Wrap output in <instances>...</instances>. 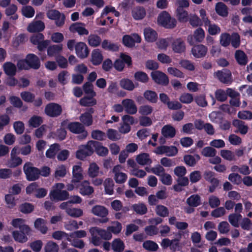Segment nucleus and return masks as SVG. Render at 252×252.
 <instances>
[{"instance_id":"1","label":"nucleus","mask_w":252,"mask_h":252,"mask_svg":"<svg viewBox=\"0 0 252 252\" xmlns=\"http://www.w3.org/2000/svg\"><path fill=\"white\" fill-rule=\"evenodd\" d=\"M89 232L91 235V242L95 246H99L101 244V239L109 240L112 237L111 233L96 226L91 227Z\"/></svg>"},{"instance_id":"2","label":"nucleus","mask_w":252,"mask_h":252,"mask_svg":"<svg viewBox=\"0 0 252 252\" xmlns=\"http://www.w3.org/2000/svg\"><path fill=\"white\" fill-rule=\"evenodd\" d=\"M64 188V185L62 183L55 184L52 187V189L50 192V196L51 199L57 201H63L68 198L69 193L64 190H62Z\"/></svg>"},{"instance_id":"3","label":"nucleus","mask_w":252,"mask_h":252,"mask_svg":"<svg viewBox=\"0 0 252 252\" xmlns=\"http://www.w3.org/2000/svg\"><path fill=\"white\" fill-rule=\"evenodd\" d=\"M157 22L158 25L166 28L172 29L176 25V19L171 18L169 14L165 11H163L159 14Z\"/></svg>"},{"instance_id":"4","label":"nucleus","mask_w":252,"mask_h":252,"mask_svg":"<svg viewBox=\"0 0 252 252\" xmlns=\"http://www.w3.org/2000/svg\"><path fill=\"white\" fill-rule=\"evenodd\" d=\"M23 170L26 176L27 179L28 181H35L39 177V170L33 167L30 162H27L25 164L23 167Z\"/></svg>"},{"instance_id":"5","label":"nucleus","mask_w":252,"mask_h":252,"mask_svg":"<svg viewBox=\"0 0 252 252\" xmlns=\"http://www.w3.org/2000/svg\"><path fill=\"white\" fill-rule=\"evenodd\" d=\"M92 141H89L86 145L80 146L76 153L77 158L83 160L87 156H90L94 153L93 147L91 144Z\"/></svg>"},{"instance_id":"6","label":"nucleus","mask_w":252,"mask_h":252,"mask_svg":"<svg viewBox=\"0 0 252 252\" xmlns=\"http://www.w3.org/2000/svg\"><path fill=\"white\" fill-rule=\"evenodd\" d=\"M19 154V148L18 146H14L11 151V157L8 161L7 165L9 167H15L22 163V159L17 156Z\"/></svg>"},{"instance_id":"7","label":"nucleus","mask_w":252,"mask_h":252,"mask_svg":"<svg viewBox=\"0 0 252 252\" xmlns=\"http://www.w3.org/2000/svg\"><path fill=\"white\" fill-rule=\"evenodd\" d=\"M151 76L155 83L159 85L166 86L169 82L168 76L159 70L152 72Z\"/></svg>"},{"instance_id":"8","label":"nucleus","mask_w":252,"mask_h":252,"mask_svg":"<svg viewBox=\"0 0 252 252\" xmlns=\"http://www.w3.org/2000/svg\"><path fill=\"white\" fill-rule=\"evenodd\" d=\"M62 111V107L58 104L51 103L46 105L45 113L51 117H55L60 115Z\"/></svg>"},{"instance_id":"9","label":"nucleus","mask_w":252,"mask_h":252,"mask_svg":"<svg viewBox=\"0 0 252 252\" xmlns=\"http://www.w3.org/2000/svg\"><path fill=\"white\" fill-rule=\"evenodd\" d=\"M69 130L74 133H81V135L79 136L80 139L85 138L87 135V132L85 130L84 126L78 122L71 123L67 126Z\"/></svg>"},{"instance_id":"10","label":"nucleus","mask_w":252,"mask_h":252,"mask_svg":"<svg viewBox=\"0 0 252 252\" xmlns=\"http://www.w3.org/2000/svg\"><path fill=\"white\" fill-rule=\"evenodd\" d=\"M47 16L50 19L55 20L57 26H62L64 23V15L57 10H49L47 13Z\"/></svg>"},{"instance_id":"11","label":"nucleus","mask_w":252,"mask_h":252,"mask_svg":"<svg viewBox=\"0 0 252 252\" xmlns=\"http://www.w3.org/2000/svg\"><path fill=\"white\" fill-rule=\"evenodd\" d=\"M122 167L120 165L115 166L112 170V172L114 174V179L115 182L118 184H122L125 183L127 179V175L126 173L121 171Z\"/></svg>"},{"instance_id":"12","label":"nucleus","mask_w":252,"mask_h":252,"mask_svg":"<svg viewBox=\"0 0 252 252\" xmlns=\"http://www.w3.org/2000/svg\"><path fill=\"white\" fill-rule=\"evenodd\" d=\"M141 40V37L137 33H133L131 35H125L123 37V44L128 47L134 46L135 43H140Z\"/></svg>"},{"instance_id":"13","label":"nucleus","mask_w":252,"mask_h":252,"mask_svg":"<svg viewBox=\"0 0 252 252\" xmlns=\"http://www.w3.org/2000/svg\"><path fill=\"white\" fill-rule=\"evenodd\" d=\"M131 58L125 54H122L120 58L117 59L114 63L115 69L119 71L123 70L125 66V63L128 65L131 64Z\"/></svg>"},{"instance_id":"14","label":"nucleus","mask_w":252,"mask_h":252,"mask_svg":"<svg viewBox=\"0 0 252 252\" xmlns=\"http://www.w3.org/2000/svg\"><path fill=\"white\" fill-rule=\"evenodd\" d=\"M122 104L124 105V111L126 113L133 115L136 113L137 108L134 101L129 98H126L122 100Z\"/></svg>"},{"instance_id":"15","label":"nucleus","mask_w":252,"mask_h":252,"mask_svg":"<svg viewBox=\"0 0 252 252\" xmlns=\"http://www.w3.org/2000/svg\"><path fill=\"white\" fill-rule=\"evenodd\" d=\"M171 48L175 53L181 54L186 50V45L184 41L181 38H177L171 41Z\"/></svg>"},{"instance_id":"16","label":"nucleus","mask_w":252,"mask_h":252,"mask_svg":"<svg viewBox=\"0 0 252 252\" xmlns=\"http://www.w3.org/2000/svg\"><path fill=\"white\" fill-rule=\"evenodd\" d=\"M76 54L79 58H85L89 53L88 47L85 43L80 42L75 45Z\"/></svg>"},{"instance_id":"17","label":"nucleus","mask_w":252,"mask_h":252,"mask_svg":"<svg viewBox=\"0 0 252 252\" xmlns=\"http://www.w3.org/2000/svg\"><path fill=\"white\" fill-rule=\"evenodd\" d=\"M79 193L83 195H90L94 191L93 188L90 185V183L88 181L82 182L78 186Z\"/></svg>"},{"instance_id":"18","label":"nucleus","mask_w":252,"mask_h":252,"mask_svg":"<svg viewBox=\"0 0 252 252\" xmlns=\"http://www.w3.org/2000/svg\"><path fill=\"white\" fill-rule=\"evenodd\" d=\"M207 51V48L202 44L194 46L191 49L192 54L196 58L204 57L206 55Z\"/></svg>"},{"instance_id":"19","label":"nucleus","mask_w":252,"mask_h":252,"mask_svg":"<svg viewBox=\"0 0 252 252\" xmlns=\"http://www.w3.org/2000/svg\"><path fill=\"white\" fill-rule=\"evenodd\" d=\"M25 220L22 219H13L11 221L12 225L15 228H19L21 230L24 231L27 234L31 232V229L29 226L25 224Z\"/></svg>"},{"instance_id":"20","label":"nucleus","mask_w":252,"mask_h":252,"mask_svg":"<svg viewBox=\"0 0 252 252\" xmlns=\"http://www.w3.org/2000/svg\"><path fill=\"white\" fill-rule=\"evenodd\" d=\"M72 176L73 183H79L83 179V169L81 163L73 166Z\"/></svg>"},{"instance_id":"21","label":"nucleus","mask_w":252,"mask_h":252,"mask_svg":"<svg viewBox=\"0 0 252 252\" xmlns=\"http://www.w3.org/2000/svg\"><path fill=\"white\" fill-rule=\"evenodd\" d=\"M45 29L44 23L41 21H36L31 23L27 27V30L30 32L42 31Z\"/></svg>"},{"instance_id":"22","label":"nucleus","mask_w":252,"mask_h":252,"mask_svg":"<svg viewBox=\"0 0 252 252\" xmlns=\"http://www.w3.org/2000/svg\"><path fill=\"white\" fill-rule=\"evenodd\" d=\"M70 31L72 32H77L79 35L89 34L88 31L85 28V25L81 23H76L69 27Z\"/></svg>"},{"instance_id":"23","label":"nucleus","mask_w":252,"mask_h":252,"mask_svg":"<svg viewBox=\"0 0 252 252\" xmlns=\"http://www.w3.org/2000/svg\"><path fill=\"white\" fill-rule=\"evenodd\" d=\"M91 144L93 147V151H94V150H95L97 154L99 156L103 157L105 156L108 154V149L106 147H104L100 143L97 141H92V142H91Z\"/></svg>"},{"instance_id":"24","label":"nucleus","mask_w":252,"mask_h":252,"mask_svg":"<svg viewBox=\"0 0 252 252\" xmlns=\"http://www.w3.org/2000/svg\"><path fill=\"white\" fill-rule=\"evenodd\" d=\"M144 35L145 40L148 42H153L158 38L157 32L151 28H146L144 30Z\"/></svg>"},{"instance_id":"25","label":"nucleus","mask_w":252,"mask_h":252,"mask_svg":"<svg viewBox=\"0 0 252 252\" xmlns=\"http://www.w3.org/2000/svg\"><path fill=\"white\" fill-rule=\"evenodd\" d=\"M10 24L7 21L3 23L1 29L0 30V39L8 40L10 37L12 32L9 29Z\"/></svg>"},{"instance_id":"26","label":"nucleus","mask_w":252,"mask_h":252,"mask_svg":"<svg viewBox=\"0 0 252 252\" xmlns=\"http://www.w3.org/2000/svg\"><path fill=\"white\" fill-rule=\"evenodd\" d=\"M68 172V169L63 164L58 165L55 171L54 177L57 180L64 177Z\"/></svg>"},{"instance_id":"27","label":"nucleus","mask_w":252,"mask_h":252,"mask_svg":"<svg viewBox=\"0 0 252 252\" xmlns=\"http://www.w3.org/2000/svg\"><path fill=\"white\" fill-rule=\"evenodd\" d=\"M92 213L95 216L104 218L108 214V210L103 206L95 205L93 207Z\"/></svg>"},{"instance_id":"28","label":"nucleus","mask_w":252,"mask_h":252,"mask_svg":"<svg viewBox=\"0 0 252 252\" xmlns=\"http://www.w3.org/2000/svg\"><path fill=\"white\" fill-rule=\"evenodd\" d=\"M4 73L9 76H13L16 73V65L11 62H6L2 66Z\"/></svg>"},{"instance_id":"29","label":"nucleus","mask_w":252,"mask_h":252,"mask_svg":"<svg viewBox=\"0 0 252 252\" xmlns=\"http://www.w3.org/2000/svg\"><path fill=\"white\" fill-rule=\"evenodd\" d=\"M103 60V56L101 51L96 49L94 50L91 54V62L94 65L100 64Z\"/></svg>"},{"instance_id":"30","label":"nucleus","mask_w":252,"mask_h":252,"mask_svg":"<svg viewBox=\"0 0 252 252\" xmlns=\"http://www.w3.org/2000/svg\"><path fill=\"white\" fill-rule=\"evenodd\" d=\"M94 113V109L91 108L89 112L85 113L82 114L80 118V121L84 125L87 126H90L93 123V118L92 114Z\"/></svg>"},{"instance_id":"31","label":"nucleus","mask_w":252,"mask_h":252,"mask_svg":"<svg viewBox=\"0 0 252 252\" xmlns=\"http://www.w3.org/2000/svg\"><path fill=\"white\" fill-rule=\"evenodd\" d=\"M27 59L30 67L37 69L40 66L38 58L34 54H30L27 56Z\"/></svg>"},{"instance_id":"32","label":"nucleus","mask_w":252,"mask_h":252,"mask_svg":"<svg viewBox=\"0 0 252 252\" xmlns=\"http://www.w3.org/2000/svg\"><path fill=\"white\" fill-rule=\"evenodd\" d=\"M162 134L166 138H172L176 134L175 128L170 125L164 126L161 129Z\"/></svg>"},{"instance_id":"33","label":"nucleus","mask_w":252,"mask_h":252,"mask_svg":"<svg viewBox=\"0 0 252 252\" xmlns=\"http://www.w3.org/2000/svg\"><path fill=\"white\" fill-rule=\"evenodd\" d=\"M136 160L139 164L141 165L150 164L152 163V160L147 153H142L137 155Z\"/></svg>"},{"instance_id":"34","label":"nucleus","mask_w":252,"mask_h":252,"mask_svg":"<svg viewBox=\"0 0 252 252\" xmlns=\"http://www.w3.org/2000/svg\"><path fill=\"white\" fill-rule=\"evenodd\" d=\"M200 159V157L197 154H195L193 156L186 155L184 157V162L189 166H194Z\"/></svg>"},{"instance_id":"35","label":"nucleus","mask_w":252,"mask_h":252,"mask_svg":"<svg viewBox=\"0 0 252 252\" xmlns=\"http://www.w3.org/2000/svg\"><path fill=\"white\" fill-rule=\"evenodd\" d=\"M125 248L124 242L120 238L115 239L112 242V249L115 252H122Z\"/></svg>"},{"instance_id":"36","label":"nucleus","mask_w":252,"mask_h":252,"mask_svg":"<svg viewBox=\"0 0 252 252\" xmlns=\"http://www.w3.org/2000/svg\"><path fill=\"white\" fill-rule=\"evenodd\" d=\"M46 221L42 219L38 218L34 222V227L41 233L45 234L47 232L48 228L46 226Z\"/></svg>"},{"instance_id":"37","label":"nucleus","mask_w":252,"mask_h":252,"mask_svg":"<svg viewBox=\"0 0 252 252\" xmlns=\"http://www.w3.org/2000/svg\"><path fill=\"white\" fill-rule=\"evenodd\" d=\"M145 15L146 11L143 7H137L133 8L132 11V16L135 20H141L144 18Z\"/></svg>"},{"instance_id":"38","label":"nucleus","mask_w":252,"mask_h":252,"mask_svg":"<svg viewBox=\"0 0 252 252\" xmlns=\"http://www.w3.org/2000/svg\"><path fill=\"white\" fill-rule=\"evenodd\" d=\"M63 49L62 44H56L50 46L47 49V55L49 57H53L61 53Z\"/></svg>"},{"instance_id":"39","label":"nucleus","mask_w":252,"mask_h":252,"mask_svg":"<svg viewBox=\"0 0 252 252\" xmlns=\"http://www.w3.org/2000/svg\"><path fill=\"white\" fill-rule=\"evenodd\" d=\"M28 235L25 231L21 230V231H14L12 233L13 237L16 241L20 243H25L28 240L26 236Z\"/></svg>"},{"instance_id":"40","label":"nucleus","mask_w":252,"mask_h":252,"mask_svg":"<svg viewBox=\"0 0 252 252\" xmlns=\"http://www.w3.org/2000/svg\"><path fill=\"white\" fill-rule=\"evenodd\" d=\"M43 122V118L39 116L33 115L28 121V125L30 127H37Z\"/></svg>"},{"instance_id":"41","label":"nucleus","mask_w":252,"mask_h":252,"mask_svg":"<svg viewBox=\"0 0 252 252\" xmlns=\"http://www.w3.org/2000/svg\"><path fill=\"white\" fill-rule=\"evenodd\" d=\"M21 13L23 16L27 18H31L35 14L34 9L30 5H25L22 7Z\"/></svg>"},{"instance_id":"42","label":"nucleus","mask_w":252,"mask_h":252,"mask_svg":"<svg viewBox=\"0 0 252 252\" xmlns=\"http://www.w3.org/2000/svg\"><path fill=\"white\" fill-rule=\"evenodd\" d=\"M235 57L238 63L241 65H245L248 62L247 56L242 51H236Z\"/></svg>"},{"instance_id":"43","label":"nucleus","mask_w":252,"mask_h":252,"mask_svg":"<svg viewBox=\"0 0 252 252\" xmlns=\"http://www.w3.org/2000/svg\"><path fill=\"white\" fill-rule=\"evenodd\" d=\"M242 218V216L237 213H232L228 216V221L230 223L235 227H238L239 226V221Z\"/></svg>"},{"instance_id":"44","label":"nucleus","mask_w":252,"mask_h":252,"mask_svg":"<svg viewBox=\"0 0 252 252\" xmlns=\"http://www.w3.org/2000/svg\"><path fill=\"white\" fill-rule=\"evenodd\" d=\"M233 125L238 128L241 134H245L248 132V127L244 122L239 120H235L233 122Z\"/></svg>"},{"instance_id":"45","label":"nucleus","mask_w":252,"mask_h":252,"mask_svg":"<svg viewBox=\"0 0 252 252\" xmlns=\"http://www.w3.org/2000/svg\"><path fill=\"white\" fill-rule=\"evenodd\" d=\"M220 156L225 160L233 161L236 160L235 154L229 150H221L220 151Z\"/></svg>"},{"instance_id":"46","label":"nucleus","mask_w":252,"mask_h":252,"mask_svg":"<svg viewBox=\"0 0 252 252\" xmlns=\"http://www.w3.org/2000/svg\"><path fill=\"white\" fill-rule=\"evenodd\" d=\"M216 75L221 82L229 83L231 82V73L229 71H218L216 73Z\"/></svg>"},{"instance_id":"47","label":"nucleus","mask_w":252,"mask_h":252,"mask_svg":"<svg viewBox=\"0 0 252 252\" xmlns=\"http://www.w3.org/2000/svg\"><path fill=\"white\" fill-rule=\"evenodd\" d=\"M144 98L151 103H156L158 101V95L155 92L147 90L144 93Z\"/></svg>"},{"instance_id":"48","label":"nucleus","mask_w":252,"mask_h":252,"mask_svg":"<svg viewBox=\"0 0 252 252\" xmlns=\"http://www.w3.org/2000/svg\"><path fill=\"white\" fill-rule=\"evenodd\" d=\"M112 225L107 227V230L110 233L114 234H118L121 232L122 229V225L121 223L118 221H113L112 222Z\"/></svg>"},{"instance_id":"49","label":"nucleus","mask_w":252,"mask_h":252,"mask_svg":"<svg viewBox=\"0 0 252 252\" xmlns=\"http://www.w3.org/2000/svg\"><path fill=\"white\" fill-rule=\"evenodd\" d=\"M67 240L70 242L71 245L75 248L83 249L85 247V243L82 240L76 238H72L68 236Z\"/></svg>"},{"instance_id":"50","label":"nucleus","mask_w":252,"mask_h":252,"mask_svg":"<svg viewBox=\"0 0 252 252\" xmlns=\"http://www.w3.org/2000/svg\"><path fill=\"white\" fill-rule=\"evenodd\" d=\"M172 40V38L171 37L161 38L157 42L156 44L158 48L161 50H166Z\"/></svg>"},{"instance_id":"51","label":"nucleus","mask_w":252,"mask_h":252,"mask_svg":"<svg viewBox=\"0 0 252 252\" xmlns=\"http://www.w3.org/2000/svg\"><path fill=\"white\" fill-rule=\"evenodd\" d=\"M60 146L58 144H54L50 146L46 152V156L48 158H53L60 150Z\"/></svg>"},{"instance_id":"52","label":"nucleus","mask_w":252,"mask_h":252,"mask_svg":"<svg viewBox=\"0 0 252 252\" xmlns=\"http://www.w3.org/2000/svg\"><path fill=\"white\" fill-rule=\"evenodd\" d=\"M155 212L158 216L161 217H167L169 214L168 209L162 205H158L156 207Z\"/></svg>"},{"instance_id":"53","label":"nucleus","mask_w":252,"mask_h":252,"mask_svg":"<svg viewBox=\"0 0 252 252\" xmlns=\"http://www.w3.org/2000/svg\"><path fill=\"white\" fill-rule=\"evenodd\" d=\"M176 17L181 22H186L188 20L187 11L182 8L176 9Z\"/></svg>"},{"instance_id":"54","label":"nucleus","mask_w":252,"mask_h":252,"mask_svg":"<svg viewBox=\"0 0 252 252\" xmlns=\"http://www.w3.org/2000/svg\"><path fill=\"white\" fill-rule=\"evenodd\" d=\"M132 208L136 213L140 215L145 214L147 212L146 206L142 203L133 204L132 206Z\"/></svg>"},{"instance_id":"55","label":"nucleus","mask_w":252,"mask_h":252,"mask_svg":"<svg viewBox=\"0 0 252 252\" xmlns=\"http://www.w3.org/2000/svg\"><path fill=\"white\" fill-rule=\"evenodd\" d=\"M216 11L219 15L223 17H225L228 14L227 7L222 2H219L216 4Z\"/></svg>"},{"instance_id":"56","label":"nucleus","mask_w":252,"mask_h":252,"mask_svg":"<svg viewBox=\"0 0 252 252\" xmlns=\"http://www.w3.org/2000/svg\"><path fill=\"white\" fill-rule=\"evenodd\" d=\"M88 173L90 177L94 178L96 177L99 174V167L95 163H92L90 164Z\"/></svg>"},{"instance_id":"57","label":"nucleus","mask_w":252,"mask_h":252,"mask_svg":"<svg viewBox=\"0 0 252 252\" xmlns=\"http://www.w3.org/2000/svg\"><path fill=\"white\" fill-rule=\"evenodd\" d=\"M187 203L191 207H196L200 204V198L199 195L194 194L187 200Z\"/></svg>"},{"instance_id":"58","label":"nucleus","mask_w":252,"mask_h":252,"mask_svg":"<svg viewBox=\"0 0 252 252\" xmlns=\"http://www.w3.org/2000/svg\"><path fill=\"white\" fill-rule=\"evenodd\" d=\"M120 84L122 88L128 91H132L135 88L133 82L128 79H122L120 81Z\"/></svg>"},{"instance_id":"59","label":"nucleus","mask_w":252,"mask_h":252,"mask_svg":"<svg viewBox=\"0 0 252 252\" xmlns=\"http://www.w3.org/2000/svg\"><path fill=\"white\" fill-rule=\"evenodd\" d=\"M114 183L111 179H106L104 183L105 191L106 193L109 195H112L113 193Z\"/></svg>"},{"instance_id":"60","label":"nucleus","mask_w":252,"mask_h":252,"mask_svg":"<svg viewBox=\"0 0 252 252\" xmlns=\"http://www.w3.org/2000/svg\"><path fill=\"white\" fill-rule=\"evenodd\" d=\"M167 71L168 74L177 78H183L185 76L184 73L176 67H169Z\"/></svg>"},{"instance_id":"61","label":"nucleus","mask_w":252,"mask_h":252,"mask_svg":"<svg viewBox=\"0 0 252 252\" xmlns=\"http://www.w3.org/2000/svg\"><path fill=\"white\" fill-rule=\"evenodd\" d=\"M204 25L208 27V32L211 35H216L220 32V28L216 24H211L210 21Z\"/></svg>"},{"instance_id":"62","label":"nucleus","mask_w":252,"mask_h":252,"mask_svg":"<svg viewBox=\"0 0 252 252\" xmlns=\"http://www.w3.org/2000/svg\"><path fill=\"white\" fill-rule=\"evenodd\" d=\"M143 248L147 251H156L158 248V245L154 241L148 240L143 244Z\"/></svg>"},{"instance_id":"63","label":"nucleus","mask_w":252,"mask_h":252,"mask_svg":"<svg viewBox=\"0 0 252 252\" xmlns=\"http://www.w3.org/2000/svg\"><path fill=\"white\" fill-rule=\"evenodd\" d=\"M201 154L205 157H213L216 155L217 151L212 146H208L202 149Z\"/></svg>"},{"instance_id":"64","label":"nucleus","mask_w":252,"mask_h":252,"mask_svg":"<svg viewBox=\"0 0 252 252\" xmlns=\"http://www.w3.org/2000/svg\"><path fill=\"white\" fill-rule=\"evenodd\" d=\"M179 100L183 103L189 104L193 101V96L191 94L184 93L180 95Z\"/></svg>"}]
</instances>
